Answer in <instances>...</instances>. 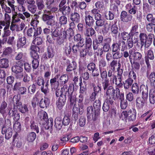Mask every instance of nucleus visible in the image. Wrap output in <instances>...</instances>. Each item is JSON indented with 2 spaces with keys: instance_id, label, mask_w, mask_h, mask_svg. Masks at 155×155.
I'll return each instance as SVG.
<instances>
[{
  "instance_id": "obj_1",
  "label": "nucleus",
  "mask_w": 155,
  "mask_h": 155,
  "mask_svg": "<svg viewBox=\"0 0 155 155\" xmlns=\"http://www.w3.org/2000/svg\"><path fill=\"white\" fill-rule=\"evenodd\" d=\"M155 35L153 34L150 33L147 34L145 33H140L139 35V38L140 41V48L141 49L144 45L149 47L152 43Z\"/></svg>"
},
{
  "instance_id": "obj_2",
  "label": "nucleus",
  "mask_w": 155,
  "mask_h": 155,
  "mask_svg": "<svg viewBox=\"0 0 155 155\" xmlns=\"http://www.w3.org/2000/svg\"><path fill=\"white\" fill-rule=\"evenodd\" d=\"M94 108L91 105L88 107L87 108V120L91 122L94 124V125H96L95 123L98 122V123L99 120L98 119L99 115H98L97 117L96 118H95V110L94 111ZM97 125V124H96Z\"/></svg>"
},
{
  "instance_id": "obj_3",
  "label": "nucleus",
  "mask_w": 155,
  "mask_h": 155,
  "mask_svg": "<svg viewBox=\"0 0 155 155\" xmlns=\"http://www.w3.org/2000/svg\"><path fill=\"white\" fill-rule=\"evenodd\" d=\"M74 85L73 84L69 85V87L67 92V94L68 100L70 103L71 106H74L76 104L77 100L76 97L75 95H73Z\"/></svg>"
},
{
  "instance_id": "obj_4",
  "label": "nucleus",
  "mask_w": 155,
  "mask_h": 155,
  "mask_svg": "<svg viewBox=\"0 0 155 155\" xmlns=\"http://www.w3.org/2000/svg\"><path fill=\"white\" fill-rule=\"evenodd\" d=\"M12 91L13 92H17L19 95H25L27 93L26 88L21 86V82H16L15 83Z\"/></svg>"
},
{
  "instance_id": "obj_5",
  "label": "nucleus",
  "mask_w": 155,
  "mask_h": 155,
  "mask_svg": "<svg viewBox=\"0 0 155 155\" xmlns=\"http://www.w3.org/2000/svg\"><path fill=\"white\" fill-rule=\"evenodd\" d=\"M68 76L66 74H63L59 77V84L63 86L61 87V90L62 91H64L68 89L69 87V86H68Z\"/></svg>"
},
{
  "instance_id": "obj_6",
  "label": "nucleus",
  "mask_w": 155,
  "mask_h": 155,
  "mask_svg": "<svg viewBox=\"0 0 155 155\" xmlns=\"http://www.w3.org/2000/svg\"><path fill=\"white\" fill-rule=\"evenodd\" d=\"M104 38L101 35H98L93 40L92 46L94 51L97 50L103 43Z\"/></svg>"
},
{
  "instance_id": "obj_7",
  "label": "nucleus",
  "mask_w": 155,
  "mask_h": 155,
  "mask_svg": "<svg viewBox=\"0 0 155 155\" xmlns=\"http://www.w3.org/2000/svg\"><path fill=\"white\" fill-rule=\"evenodd\" d=\"M102 86L106 96H115L116 90L113 86L110 85V83Z\"/></svg>"
},
{
  "instance_id": "obj_8",
  "label": "nucleus",
  "mask_w": 155,
  "mask_h": 155,
  "mask_svg": "<svg viewBox=\"0 0 155 155\" xmlns=\"http://www.w3.org/2000/svg\"><path fill=\"white\" fill-rule=\"evenodd\" d=\"M23 64L21 61H18L12 67V71L16 74L21 73L23 71Z\"/></svg>"
},
{
  "instance_id": "obj_9",
  "label": "nucleus",
  "mask_w": 155,
  "mask_h": 155,
  "mask_svg": "<svg viewBox=\"0 0 155 155\" xmlns=\"http://www.w3.org/2000/svg\"><path fill=\"white\" fill-rule=\"evenodd\" d=\"M84 19L86 25L89 27H92L94 24L95 21L93 17L91 15L89 12L87 11L84 12Z\"/></svg>"
},
{
  "instance_id": "obj_10",
  "label": "nucleus",
  "mask_w": 155,
  "mask_h": 155,
  "mask_svg": "<svg viewBox=\"0 0 155 155\" xmlns=\"http://www.w3.org/2000/svg\"><path fill=\"white\" fill-rule=\"evenodd\" d=\"M65 65L66 66V71L71 72L75 70L77 68V64L74 60L71 61L70 60L67 59L66 60Z\"/></svg>"
},
{
  "instance_id": "obj_11",
  "label": "nucleus",
  "mask_w": 155,
  "mask_h": 155,
  "mask_svg": "<svg viewBox=\"0 0 155 155\" xmlns=\"http://www.w3.org/2000/svg\"><path fill=\"white\" fill-rule=\"evenodd\" d=\"M60 76L59 74H57L50 79V85L52 90H55L58 88L60 85L58 78Z\"/></svg>"
},
{
  "instance_id": "obj_12",
  "label": "nucleus",
  "mask_w": 155,
  "mask_h": 155,
  "mask_svg": "<svg viewBox=\"0 0 155 155\" xmlns=\"http://www.w3.org/2000/svg\"><path fill=\"white\" fill-rule=\"evenodd\" d=\"M147 98L142 96L137 97L136 101L137 109L140 110H143V107L146 104Z\"/></svg>"
},
{
  "instance_id": "obj_13",
  "label": "nucleus",
  "mask_w": 155,
  "mask_h": 155,
  "mask_svg": "<svg viewBox=\"0 0 155 155\" xmlns=\"http://www.w3.org/2000/svg\"><path fill=\"white\" fill-rule=\"evenodd\" d=\"M81 109L78 107V105L76 104H75L73 107L72 109V117L74 118V120H77L78 119L79 114L82 115L84 113V109H82V112H81Z\"/></svg>"
},
{
  "instance_id": "obj_14",
  "label": "nucleus",
  "mask_w": 155,
  "mask_h": 155,
  "mask_svg": "<svg viewBox=\"0 0 155 155\" xmlns=\"http://www.w3.org/2000/svg\"><path fill=\"white\" fill-rule=\"evenodd\" d=\"M154 58V56L153 51L150 49L147 51V54L145 56V60L146 64L148 68L151 67L149 60H153Z\"/></svg>"
},
{
  "instance_id": "obj_15",
  "label": "nucleus",
  "mask_w": 155,
  "mask_h": 155,
  "mask_svg": "<svg viewBox=\"0 0 155 155\" xmlns=\"http://www.w3.org/2000/svg\"><path fill=\"white\" fill-rule=\"evenodd\" d=\"M120 17L121 21L128 22L132 21L133 17L132 15L128 13L125 11H123L121 12Z\"/></svg>"
},
{
  "instance_id": "obj_16",
  "label": "nucleus",
  "mask_w": 155,
  "mask_h": 155,
  "mask_svg": "<svg viewBox=\"0 0 155 155\" xmlns=\"http://www.w3.org/2000/svg\"><path fill=\"white\" fill-rule=\"evenodd\" d=\"M101 98L99 97L98 99L96 100L94 102L93 107L95 110L94 117H95V118H96L97 117L98 115H100V111L101 107Z\"/></svg>"
},
{
  "instance_id": "obj_17",
  "label": "nucleus",
  "mask_w": 155,
  "mask_h": 155,
  "mask_svg": "<svg viewBox=\"0 0 155 155\" xmlns=\"http://www.w3.org/2000/svg\"><path fill=\"white\" fill-rule=\"evenodd\" d=\"M38 116L41 120L39 121L40 125H45L48 118L47 113L44 111H41L38 113Z\"/></svg>"
},
{
  "instance_id": "obj_18",
  "label": "nucleus",
  "mask_w": 155,
  "mask_h": 155,
  "mask_svg": "<svg viewBox=\"0 0 155 155\" xmlns=\"http://www.w3.org/2000/svg\"><path fill=\"white\" fill-rule=\"evenodd\" d=\"M100 77L102 81V86L110 83L109 79L108 78L107 73L106 69L99 70Z\"/></svg>"
},
{
  "instance_id": "obj_19",
  "label": "nucleus",
  "mask_w": 155,
  "mask_h": 155,
  "mask_svg": "<svg viewBox=\"0 0 155 155\" xmlns=\"http://www.w3.org/2000/svg\"><path fill=\"white\" fill-rule=\"evenodd\" d=\"M109 66L113 71H115L116 69L117 72L119 70L120 71H123V69L120 68V63L117 60H113L109 64Z\"/></svg>"
},
{
  "instance_id": "obj_20",
  "label": "nucleus",
  "mask_w": 155,
  "mask_h": 155,
  "mask_svg": "<svg viewBox=\"0 0 155 155\" xmlns=\"http://www.w3.org/2000/svg\"><path fill=\"white\" fill-rule=\"evenodd\" d=\"M147 74L150 86L151 89H155V72H152L150 74L147 72Z\"/></svg>"
},
{
  "instance_id": "obj_21",
  "label": "nucleus",
  "mask_w": 155,
  "mask_h": 155,
  "mask_svg": "<svg viewBox=\"0 0 155 155\" xmlns=\"http://www.w3.org/2000/svg\"><path fill=\"white\" fill-rule=\"evenodd\" d=\"M50 103V100L49 98L45 97L43 98L42 96L38 105L41 108H46L49 106Z\"/></svg>"
},
{
  "instance_id": "obj_22",
  "label": "nucleus",
  "mask_w": 155,
  "mask_h": 155,
  "mask_svg": "<svg viewBox=\"0 0 155 155\" xmlns=\"http://www.w3.org/2000/svg\"><path fill=\"white\" fill-rule=\"evenodd\" d=\"M12 129L10 127H3L2 129V133L5 134V138L6 139L8 140L12 136Z\"/></svg>"
},
{
  "instance_id": "obj_23",
  "label": "nucleus",
  "mask_w": 155,
  "mask_h": 155,
  "mask_svg": "<svg viewBox=\"0 0 155 155\" xmlns=\"http://www.w3.org/2000/svg\"><path fill=\"white\" fill-rule=\"evenodd\" d=\"M126 9H128V12L131 15H134L138 12L137 6L131 3H129L126 5Z\"/></svg>"
},
{
  "instance_id": "obj_24",
  "label": "nucleus",
  "mask_w": 155,
  "mask_h": 155,
  "mask_svg": "<svg viewBox=\"0 0 155 155\" xmlns=\"http://www.w3.org/2000/svg\"><path fill=\"white\" fill-rule=\"evenodd\" d=\"M117 20H114V24L112 25L110 27V34L113 36L117 37L118 34L120 35L119 32V28L117 25Z\"/></svg>"
},
{
  "instance_id": "obj_25",
  "label": "nucleus",
  "mask_w": 155,
  "mask_h": 155,
  "mask_svg": "<svg viewBox=\"0 0 155 155\" xmlns=\"http://www.w3.org/2000/svg\"><path fill=\"white\" fill-rule=\"evenodd\" d=\"M55 51L52 48H48L47 51L43 55L44 59L47 60L52 58L54 56Z\"/></svg>"
},
{
  "instance_id": "obj_26",
  "label": "nucleus",
  "mask_w": 155,
  "mask_h": 155,
  "mask_svg": "<svg viewBox=\"0 0 155 155\" xmlns=\"http://www.w3.org/2000/svg\"><path fill=\"white\" fill-rule=\"evenodd\" d=\"M79 53L80 58L84 61L86 60L87 54L91 56H92L93 54L92 52H89V49L87 48L81 49Z\"/></svg>"
},
{
  "instance_id": "obj_27",
  "label": "nucleus",
  "mask_w": 155,
  "mask_h": 155,
  "mask_svg": "<svg viewBox=\"0 0 155 155\" xmlns=\"http://www.w3.org/2000/svg\"><path fill=\"white\" fill-rule=\"evenodd\" d=\"M10 99L12 101V104L14 108L18 107L21 106L22 105V103L20 101L21 97L20 95L18 94L15 95L12 98L11 97Z\"/></svg>"
},
{
  "instance_id": "obj_28",
  "label": "nucleus",
  "mask_w": 155,
  "mask_h": 155,
  "mask_svg": "<svg viewBox=\"0 0 155 155\" xmlns=\"http://www.w3.org/2000/svg\"><path fill=\"white\" fill-rule=\"evenodd\" d=\"M66 101V96H62L60 97L56 102L57 107L59 110H61L64 105Z\"/></svg>"
},
{
  "instance_id": "obj_29",
  "label": "nucleus",
  "mask_w": 155,
  "mask_h": 155,
  "mask_svg": "<svg viewBox=\"0 0 155 155\" xmlns=\"http://www.w3.org/2000/svg\"><path fill=\"white\" fill-rule=\"evenodd\" d=\"M8 106L7 102L4 100L0 104V114H1L3 118L6 117V109Z\"/></svg>"
},
{
  "instance_id": "obj_30",
  "label": "nucleus",
  "mask_w": 155,
  "mask_h": 155,
  "mask_svg": "<svg viewBox=\"0 0 155 155\" xmlns=\"http://www.w3.org/2000/svg\"><path fill=\"white\" fill-rule=\"evenodd\" d=\"M119 95V99L120 101V107L121 109L124 110L128 106V102L126 99L125 100L124 93H121Z\"/></svg>"
},
{
  "instance_id": "obj_31",
  "label": "nucleus",
  "mask_w": 155,
  "mask_h": 155,
  "mask_svg": "<svg viewBox=\"0 0 155 155\" xmlns=\"http://www.w3.org/2000/svg\"><path fill=\"white\" fill-rule=\"evenodd\" d=\"M123 71H120L119 70L117 72V75L113 74L112 77L110 78V81H112L113 83L115 84L118 82V81H120L123 78L122 74Z\"/></svg>"
},
{
  "instance_id": "obj_32",
  "label": "nucleus",
  "mask_w": 155,
  "mask_h": 155,
  "mask_svg": "<svg viewBox=\"0 0 155 155\" xmlns=\"http://www.w3.org/2000/svg\"><path fill=\"white\" fill-rule=\"evenodd\" d=\"M41 97V94L37 93L35 94L31 101L32 106L34 108L36 107L37 104L39 105L40 100Z\"/></svg>"
},
{
  "instance_id": "obj_33",
  "label": "nucleus",
  "mask_w": 155,
  "mask_h": 155,
  "mask_svg": "<svg viewBox=\"0 0 155 155\" xmlns=\"http://www.w3.org/2000/svg\"><path fill=\"white\" fill-rule=\"evenodd\" d=\"M8 115L10 117H13V120H19L20 119V115L19 113H18L17 111L15 110L14 109L8 108Z\"/></svg>"
},
{
  "instance_id": "obj_34",
  "label": "nucleus",
  "mask_w": 155,
  "mask_h": 155,
  "mask_svg": "<svg viewBox=\"0 0 155 155\" xmlns=\"http://www.w3.org/2000/svg\"><path fill=\"white\" fill-rule=\"evenodd\" d=\"M140 90L142 93V96L144 97L148 98V87L143 84L140 85Z\"/></svg>"
},
{
  "instance_id": "obj_35",
  "label": "nucleus",
  "mask_w": 155,
  "mask_h": 155,
  "mask_svg": "<svg viewBox=\"0 0 155 155\" xmlns=\"http://www.w3.org/2000/svg\"><path fill=\"white\" fill-rule=\"evenodd\" d=\"M153 112L152 110H149L143 114L141 117L144 121L150 120L152 119V118L153 117Z\"/></svg>"
},
{
  "instance_id": "obj_36",
  "label": "nucleus",
  "mask_w": 155,
  "mask_h": 155,
  "mask_svg": "<svg viewBox=\"0 0 155 155\" xmlns=\"http://www.w3.org/2000/svg\"><path fill=\"white\" fill-rule=\"evenodd\" d=\"M107 42H105L102 45L103 47L102 48L104 52H108L110 49V44L111 41V39L110 38H108L105 39Z\"/></svg>"
},
{
  "instance_id": "obj_37",
  "label": "nucleus",
  "mask_w": 155,
  "mask_h": 155,
  "mask_svg": "<svg viewBox=\"0 0 155 155\" xmlns=\"http://www.w3.org/2000/svg\"><path fill=\"white\" fill-rule=\"evenodd\" d=\"M136 116V110L134 108L130 109L128 111V120L133 121L135 120Z\"/></svg>"
},
{
  "instance_id": "obj_38",
  "label": "nucleus",
  "mask_w": 155,
  "mask_h": 155,
  "mask_svg": "<svg viewBox=\"0 0 155 155\" xmlns=\"http://www.w3.org/2000/svg\"><path fill=\"white\" fill-rule=\"evenodd\" d=\"M70 18L71 21H75L76 23H79L80 21V15L77 12H74L71 13Z\"/></svg>"
},
{
  "instance_id": "obj_39",
  "label": "nucleus",
  "mask_w": 155,
  "mask_h": 155,
  "mask_svg": "<svg viewBox=\"0 0 155 155\" xmlns=\"http://www.w3.org/2000/svg\"><path fill=\"white\" fill-rule=\"evenodd\" d=\"M138 23H136L134 24H133L130 32V34L132 35V37H133L134 35H137L138 34Z\"/></svg>"
},
{
  "instance_id": "obj_40",
  "label": "nucleus",
  "mask_w": 155,
  "mask_h": 155,
  "mask_svg": "<svg viewBox=\"0 0 155 155\" xmlns=\"http://www.w3.org/2000/svg\"><path fill=\"white\" fill-rule=\"evenodd\" d=\"M54 16L45 13L42 16V19L44 21H47V24L48 25L52 24V22L50 21L53 18Z\"/></svg>"
},
{
  "instance_id": "obj_41",
  "label": "nucleus",
  "mask_w": 155,
  "mask_h": 155,
  "mask_svg": "<svg viewBox=\"0 0 155 155\" xmlns=\"http://www.w3.org/2000/svg\"><path fill=\"white\" fill-rule=\"evenodd\" d=\"M96 33V32L92 27L86 28L84 33L85 37H90L92 36Z\"/></svg>"
},
{
  "instance_id": "obj_42",
  "label": "nucleus",
  "mask_w": 155,
  "mask_h": 155,
  "mask_svg": "<svg viewBox=\"0 0 155 155\" xmlns=\"http://www.w3.org/2000/svg\"><path fill=\"white\" fill-rule=\"evenodd\" d=\"M84 98V95L81 94H80L79 95L78 98H77L76 101L78 103V107L81 109V112H82V110L84 108V105L83 103Z\"/></svg>"
},
{
  "instance_id": "obj_43",
  "label": "nucleus",
  "mask_w": 155,
  "mask_h": 155,
  "mask_svg": "<svg viewBox=\"0 0 155 155\" xmlns=\"http://www.w3.org/2000/svg\"><path fill=\"white\" fill-rule=\"evenodd\" d=\"M149 101L150 104H154L155 103V89H151L150 90Z\"/></svg>"
},
{
  "instance_id": "obj_44",
  "label": "nucleus",
  "mask_w": 155,
  "mask_h": 155,
  "mask_svg": "<svg viewBox=\"0 0 155 155\" xmlns=\"http://www.w3.org/2000/svg\"><path fill=\"white\" fill-rule=\"evenodd\" d=\"M49 80L46 82L45 84H43L42 85L40 86V89L42 92L46 96L49 92V89L48 88Z\"/></svg>"
},
{
  "instance_id": "obj_45",
  "label": "nucleus",
  "mask_w": 155,
  "mask_h": 155,
  "mask_svg": "<svg viewBox=\"0 0 155 155\" xmlns=\"http://www.w3.org/2000/svg\"><path fill=\"white\" fill-rule=\"evenodd\" d=\"M59 10L63 15L66 16L70 15L71 9L70 6L64 5V7L61 9H59Z\"/></svg>"
},
{
  "instance_id": "obj_46",
  "label": "nucleus",
  "mask_w": 155,
  "mask_h": 155,
  "mask_svg": "<svg viewBox=\"0 0 155 155\" xmlns=\"http://www.w3.org/2000/svg\"><path fill=\"white\" fill-rule=\"evenodd\" d=\"M74 41L76 42H78L77 44H84V39L81 36L80 34H77L74 37Z\"/></svg>"
},
{
  "instance_id": "obj_47",
  "label": "nucleus",
  "mask_w": 155,
  "mask_h": 155,
  "mask_svg": "<svg viewBox=\"0 0 155 155\" xmlns=\"http://www.w3.org/2000/svg\"><path fill=\"white\" fill-rule=\"evenodd\" d=\"M25 124L26 126H36L35 124V120L34 118H30L27 117L25 119Z\"/></svg>"
},
{
  "instance_id": "obj_48",
  "label": "nucleus",
  "mask_w": 155,
  "mask_h": 155,
  "mask_svg": "<svg viewBox=\"0 0 155 155\" xmlns=\"http://www.w3.org/2000/svg\"><path fill=\"white\" fill-rule=\"evenodd\" d=\"M9 67L8 60L6 58L0 59V68H7Z\"/></svg>"
},
{
  "instance_id": "obj_49",
  "label": "nucleus",
  "mask_w": 155,
  "mask_h": 155,
  "mask_svg": "<svg viewBox=\"0 0 155 155\" xmlns=\"http://www.w3.org/2000/svg\"><path fill=\"white\" fill-rule=\"evenodd\" d=\"M110 49L112 52H116L120 51V40L113 43L111 46Z\"/></svg>"
},
{
  "instance_id": "obj_50",
  "label": "nucleus",
  "mask_w": 155,
  "mask_h": 155,
  "mask_svg": "<svg viewBox=\"0 0 155 155\" xmlns=\"http://www.w3.org/2000/svg\"><path fill=\"white\" fill-rule=\"evenodd\" d=\"M134 81L127 79L124 81V88L125 91L128 90L131 88L133 84Z\"/></svg>"
},
{
  "instance_id": "obj_51",
  "label": "nucleus",
  "mask_w": 155,
  "mask_h": 155,
  "mask_svg": "<svg viewBox=\"0 0 155 155\" xmlns=\"http://www.w3.org/2000/svg\"><path fill=\"white\" fill-rule=\"evenodd\" d=\"M26 38L25 37L19 38L17 43V47L20 48L23 47L26 44Z\"/></svg>"
},
{
  "instance_id": "obj_52",
  "label": "nucleus",
  "mask_w": 155,
  "mask_h": 155,
  "mask_svg": "<svg viewBox=\"0 0 155 155\" xmlns=\"http://www.w3.org/2000/svg\"><path fill=\"white\" fill-rule=\"evenodd\" d=\"M121 36L123 39L122 40L128 41L131 38H132V35L130 34V32L128 33L127 32L125 31L121 32Z\"/></svg>"
},
{
  "instance_id": "obj_53",
  "label": "nucleus",
  "mask_w": 155,
  "mask_h": 155,
  "mask_svg": "<svg viewBox=\"0 0 155 155\" xmlns=\"http://www.w3.org/2000/svg\"><path fill=\"white\" fill-rule=\"evenodd\" d=\"M107 65V62L104 59H101L99 61L98 67L99 70L106 69L105 68Z\"/></svg>"
},
{
  "instance_id": "obj_54",
  "label": "nucleus",
  "mask_w": 155,
  "mask_h": 155,
  "mask_svg": "<svg viewBox=\"0 0 155 155\" xmlns=\"http://www.w3.org/2000/svg\"><path fill=\"white\" fill-rule=\"evenodd\" d=\"M107 12L105 11L104 14V17L105 19L107 20H113L114 17V14L115 13H113L111 11H109L108 15H107Z\"/></svg>"
},
{
  "instance_id": "obj_55",
  "label": "nucleus",
  "mask_w": 155,
  "mask_h": 155,
  "mask_svg": "<svg viewBox=\"0 0 155 155\" xmlns=\"http://www.w3.org/2000/svg\"><path fill=\"white\" fill-rule=\"evenodd\" d=\"M39 16L35 14L34 17L32 18L31 22V25L35 27H36L37 25L39 23V21L38 20L39 18Z\"/></svg>"
},
{
  "instance_id": "obj_56",
  "label": "nucleus",
  "mask_w": 155,
  "mask_h": 155,
  "mask_svg": "<svg viewBox=\"0 0 155 155\" xmlns=\"http://www.w3.org/2000/svg\"><path fill=\"white\" fill-rule=\"evenodd\" d=\"M35 84L39 87L45 84L46 82H45L44 78L42 77H38L35 81Z\"/></svg>"
},
{
  "instance_id": "obj_57",
  "label": "nucleus",
  "mask_w": 155,
  "mask_h": 155,
  "mask_svg": "<svg viewBox=\"0 0 155 155\" xmlns=\"http://www.w3.org/2000/svg\"><path fill=\"white\" fill-rule=\"evenodd\" d=\"M36 29L35 27L30 28L27 31V35L29 37H31L32 36L35 37Z\"/></svg>"
},
{
  "instance_id": "obj_58",
  "label": "nucleus",
  "mask_w": 155,
  "mask_h": 155,
  "mask_svg": "<svg viewBox=\"0 0 155 155\" xmlns=\"http://www.w3.org/2000/svg\"><path fill=\"white\" fill-rule=\"evenodd\" d=\"M92 86L93 88V92L97 94L101 92V87L100 84L96 85L95 84H93Z\"/></svg>"
},
{
  "instance_id": "obj_59",
  "label": "nucleus",
  "mask_w": 155,
  "mask_h": 155,
  "mask_svg": "<svg viewBox=\"0 0 155 155\" xmlns=\"http://www.w3.org/2000/svg\"><path fill=\"white\" fill-rule=\"evenodd\" d=\"M131 88V91L134 94H137L139 93L140 88L137 83H133Z\"/></svg>"
},
{
  "instance_id": "obj_60",
  "label": "nucleus",
  "mask_w": 155,
  "mask_h": 155,
  "mask_svg": "<svg viewBox=\"0 0 155 155\" xmlns=\"http://www.w3.org/2000/svg\"><path fill=\"white\" fill-rule=\"evenodd\" d=\"M36 3L39 10L42 11L44 8L45 5L43 0H36Z\"/></svg>"
},
{
  "instance_id": "obj_61",
  "label": "nucleus",
  "mask_w": 155,
  "mask_h": 155,
  "mask_svg": "<svg viewBox=\"0 0 155 155\" xmlns=\"http://www.w3.org/2000/svg\"><path fill=\"white\" fill-rule=\"evenodd\" d=\"M106 98L105 102L108 103L109 104L112 105L114 104V101L115 100V96H106Z\"/></svg>"
},
{
  "instance_id": "obj_62",
  "label": "nucleus",
  "mask_w": 155,
  "mask_h": 155,
  "mask_svg": "<svg viewBox=\"0 0 155 155\" xmlns=\"http://www.w3.org/2000/svg\"><path fill=\"white\" fill-rule=\"evenodd\" d=\"M66 16L63 15L59 18V23L61 26L64 25L67 23V18Z\"/></svg>"
},
{
  "instance_id": "obj_63",
  "label": "nucleus",
  "mask_w": 155,
  "mask_h": 155,
  "mask_svg": "<svg viewBox=\"0 0 155 155\" xmlns=\"http://www.w3.org/2000/svg\"><path fill=\"white\" fill-rule=\"evenodd\" d=\"M151 5L147 2L143 3V10L146 13H149L151 10Z\"/></svg>"
},
{
  "instance_id": "obj_64",
  "label": "nucleus",
  "mask_w": 155,
  "mask_h": 155,
  "mask_svg": "<svg viewBox=\"0 0 155 155\" xmlns=\"http://www.w3.org/2000/svg\"><path fill=\"white\" fill-rule=\"evenodd\" d=\"M132 55L134 61H139L141 59L142 57L141 54L137 51L134 52L132 54Z\"/></svg>"
}]
</instances>
